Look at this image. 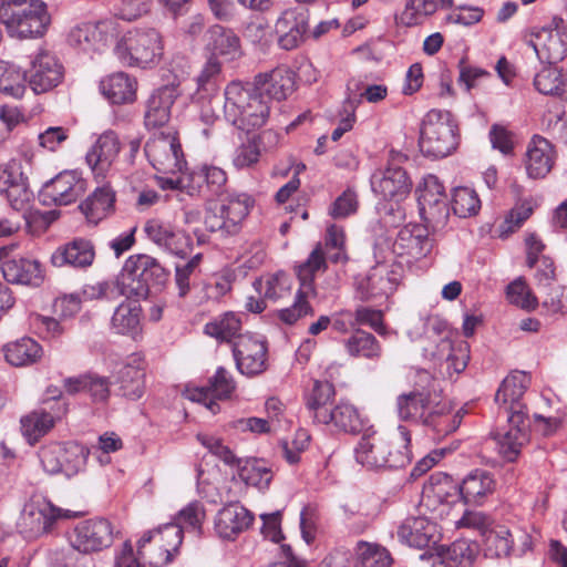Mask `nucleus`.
<instances>
[{
	"mask_svg": "<svg viewBox=\"0 0 567 567\" xmlns=\"http://www.w3.org/2000/svg\"><path fill=\"white\" fill-rule=\"evenodd\" d=\"M224 95V116L231 125L249 133L266 124L270 114L269 99L262 96L250 83L231 81Z\"/></svg>",
	"mask_w": 567,
	"mask_h": 567,
	"instance_id": "f257e3e1",
	"label": "nucleus"
},
{
	"mask_svg": "<svg viewBox=\"0 0 567 567\" xmlns=\"http://www.w3.org/2000/svg\"><path fill=\"white\" fill-rule=\"evenodd\" d=\"M114 54L125 66L153 69L164 55V40L155 28H133L116 41Z\"/></svg>",
	"mask_w": 567,
	"mask_h": 567,
	"instance_id": "f03ea898",
	"label": "nucleus"
},
{
	"mask_svg": "<svg viewBox=\"0 0 567 567\" xmlns=\"http://www.w3.org/2000/svg\"><path fill=\"white\" fill-rule=\"evenodd\" d=\"M0 20L12 37L37 39L47 33L51 16L43 0H2Z\"/></svg>",
	"mask_w": 567,
	"mask_h": 567,
	"instance_id": "7ed1b4c3",
	"label": "nucleus"
},
{
	"mask_svg": "<svg viewBox=\"0 0 567 567\" xmlns=\"http://www.w3.org/2000/svg\"><path fill=\"white\" fill-rule=\"evenodd\" d=\"M169 272L148 255L130 256L117 278L121 293L146 298L151 289L159 290L168 280Z\"/></svg>",
	"mask_w": 567,
	"mask_h": 567,
	"instance_id": "20e7f679",
	"label": "nucleus"
},
{
	"mask_svg": "<svg viewBox=\"0 0 567 567\" xmlns=\"http://www.w3.org/2000/svg\"><path fill=\"white\" fill-rule=\"evenodd\" d=\"M79 513L55 506L47 497L33 494L23 504L17 529L25 539H38L52 534L59 520L78 517Z\"/></svg>",
	"mask_w": 567,
	"mask_h": 567,
	"instance_id": "39448f33",
	"label": "nucleus"
},
{
	"mask_svg": "<svg viewBox=\"0 0 567 567\" xmlns=\"http://www.w3.org/2000/svg\"><path fill=\"white\" fill-rule=\"evenodd\" d=\"M419 144L429 157L442 158L452 154L458 145V128L452 113L429 111L422 121Z\"/></svg>",
	"mask_w": 567,
	"mask_h": 567,
	"instance_id": "423d86ee",
	"label": "nucleus"
},
{
	"mask_svg": "<svg viewBox=\"0 0 567 567\" xmlns=\"http://www.w3.org/2000/svg\"><path fill=\"white\" fill-rule=\"evenodd\" d=\"M254 206V199L245 193H233L210 205L205 210L204 224L208 231L219 233L221 237L235 236Z\"/></svg>",
	"mask_w": 567,
	"mask_h": 567,
	"instance_id": "0eeeda50",
	"label": "nucleus"
},
{
	"mask_svg": "<svg viewBox=\"0 0 567 567\" xmlns=\"http://www.w3.org/2000/svg\"><path fill=\"white\" fill-rule=\"evenodd\" d=\"M89 452L78 443H49L39 451L44 472L50 475L64 474L73 477L85 467Z\"/></svg>",
	"mask_w": 567,
	"mask_h": 567,
	"instance_id": "6e6552de",
	"label": "nucleus"
},
{
	"mask_svg": "<svg viewBox=\"0 0 567 567\" xmlns=\"http://www.w3.org/2000/svg\"><path fill=\"white\" fill-rule=\"evenodd\" d=\"M144 151L152 166L163 174L175 175L186 164L175 132L155 134L146 142Z\"/></svg>",
	"mask_w": 567,
	"mask_h": 567,
	"instance_id": "1a4fd4ad",
	"label": "nucleus"
},
{
	"mask_svg": "<svg viewBox=\"0 0 567 567\" xmlns=\"http://www.w3.org/2000/svg\"><path fill=\"white\" fill-rule=\"evenodd\" d=\"M405 159L404 154L391 151L388 166L372 175V189L383 199L401 200L410 193L412 183L406 172L399 166Z\"/></svg>",
	"mask_w": 567,
	"mask_h": 567,
	"instance_id": "9d476101",
	"label": "nucleus"
},
{
	"mask_svg": "<svg viewBox=\"0 0 567 567\" xmlns=\"http://www.w3.org/2000/svg\"><path fill=\"white\" fill-rule=\"evenodd\" d=\"M0 196H3L12 209H24L33 198L23 163L11 158L0 164Z\"/></svg>",
	"mask_w": 567,
	"mask_h": 567,
	"instance_id": "9b49d317",
	"label": "nucleus"
},
{
	"mask_svg": "<svg viewBox=\"0 0 567 567\" xmlns=\"http://www.w3.org/2000/svg\"><path fill=\"white\" fill-rule=\"evenodd\" d=\"M144 233L157 247L176 257L186 258L193 250L192 237L162 219H148Z\"/></svg>",
	"mask_w": 567,
	"mask_h": 567,
	"instance_id": "f8f14e48",
	"label": "nucleus"
},
{
	"mask_svg": "<svg viewBox=\"0 0 567 567\" xmlns=\"http://www.w3.org/2000/svg\"><path fill=\"white\" fill-rule=\"evenodd\" d=\"M25 79L35 94L47 93L62 83L64 66L53 53L40 51L33 58Z\"/></svg>",
	"mask_w": 567,
	"mask_h": 567,
	"instance_id": "ddd939ff",
	"label": "nucleus"
},
{
	"mask_svg": "<svg viewBox=\"0 0 567 567\" xmlns=\"http://www.w3.org/2000/svg\"><path fill=\"white\" fill-rule=\"evenodd\" d=\"M70 542L80 553L100 551L113 543V527L104 518L83 520L74 527Z\"/></svg>",
	"mask_w": 567,
	"mask_h": 567,
	"instance_id": "4468645a",
	"label": "nucleus"
},
{
	"mask_svg": "<svg viewBox=\"0 0 567 567\" xmlns=\"http://www.w3.org/2000/svg\"><path fill=\"white\" fill-rule=\"evenodd\" d=\"M118 35L117 21L105 19L96 23L87 22L74 27L68 35V41L83 51H100Z\"/></svg>",
	"mask_w": 567,
	"mask_h": 567,
	"instance_id": "2eb2a0df",
	"label": "nucleus"
},
{
	"mask_svg": "<svg viewBox=\"0 0 567 567\" xmlns=\"http://www.w3.org/2000/svg\"><path fill=\"white\" fill-rule=\"evenodd\" d=\"M420 213L434 227L445 225L450 215L444 186L435 175H427L419 189Z\"/></svg>",
	"mask_w": 567,
	"mask_h": 567,
	"instance_id": "dca6fc26",
	"label": "nucleus"
},
{
	"mask_svg": "<svg viewBox=\"0 0 567 567\" xmlns=\"http://www.w3.org/2000/svg\"><path fill=\"white\" fill-rule=\"evenodd\" d=\"M553 25L544 27L534 33L530 41L538 59L547 63H558L567 54V30L561 18H554Z\"/></svg>",
	"mask_w": 567,
	"mask_h": 567,
	"instance_id": "f3484780",
	"label": "nucleus"
},
{
	"mask_svg": "<svg viewBox=\"0 0 567 567\" xmlns=\"http://www.w3.org/2000/svg\"><path fill=\"white\" fill-rule=\"evenodd\" d=\"M233 355L237 370L247 377H254L266 370L267 347L265 342L250 333L238 336L233 344Z\"/></svg>",
	"mask_w": 567,
	"mask_h": 567,
	"instance_id": "a211bd4d",
	"label": "nucleus"
},
{
	"mask_svg": "<svg viewBox=\"0 0 567 567\" xmlns=\"http://www.w3.org/2000/svg\"><path fill=\"white\" fill-rule=\"evenodd\" d=\"M402 268L399 265H378L358 285L361 299L388 298L400 285Z\"/></svg>",
	"mask_w": 567,
	"mask_h": 567,
	"instance_id": "6ab92c4d",
	"label": "nucleus"
},
{
	"mask_svg": "<svg viewBox=\"0 0 567 567\" xmlns=\"http://www.w3.org/2000/svg\"><path fill=\"white\" fill-rule=\"evenodd\" d=\"M121 143L113 131H106L99 136L86 153V162L96 179H105L115 174L114 163L118 156Z\"/></svg>",
	"mask_w": 567,
	"mask_h": 567,
	"instance_id": "aec40b11",
	"label": "nucleus"
},
{
	"mask_svg": "<svg viewBox=\"0 0 567 567\" xmlns=\"http://www.w3.org/2000/svg\"><path fill=\"white\" fill-rule=\"evenodd\" d=\"M236 389V382L229 371L219 367L209 379L208 385L187 389L185 395L193 402L203 403L212 413L219 411L218 403L214 399L224 400L230 398Z\"/></svg>",
	"mask_w": 567,
	"mask_h": 567,
	"instance_id": "412c9836",
	"label": "nucleus"
},
{
	"mask_svg": "<svg viewBox=\"0 0 567 567\" xmlns=\"http://www.w3.org/2000/svg\"><path fill=\"white\" fill-rule=\"evenodd\" d=\"M86 183L75 172H62L47 182L41 190L44 204L66 206L85 192Z\"/></svg>",
	"mask_w": 567,
	"mask_h": 567,
	"instance_id": "4be33fe9",
	"label": "nucleus"
},
{
	"mask_svg": "<svg viewBox=\"0 0 567 567\" xmlns=\"http://www.w3.org/2000/svg\"><path fill=\"white\" fill-rule=\"evenodd\" d=\"M95 259L93 243L86 238H74L59 246L51 255V264L54 267H72L86 269L92 266Z\"/></svg>",
	"mask_w": 567,
	"mask_h": 567,
	"instance_id": "5701e85b",
	"label": "nucleus"
},
{
	"mask_svg": "<svg viewBox=\"0 0 567 567\" xmlns=\"http://www.w3.org/2000/svg\"><path fill=\"white\" fill-rule=\"evenodd\" d=\"M400 540L411 547L423 549L435 545L441 538L436 523L424 516L408 517L399 526Z\"/></svg>",
	"mask_w": 567,
	"mask_h": 567,
	"instance_id": "b1692460",
	"label": "nucleus"
},
{
	"mask_svg": "<svg viewBox=\"0 0 567 567\" xmlns=\"http://www.w3.org/2000/svg\"><path fill=\"white\" fill-rule=\"evenodd\" d=\"M457 486L450 476H432L424 485L420 506L425 511L442 516L456 496Z\"/></svg>",
	"mask_w": 567,
	"mask_h": 567,
	"instance_id": "393cba45",
	"label": "nucleus"
},
{
	"mask_svg": "<svg viewBox=\"0 0 567 567\" xmlns=\"http://www.w3.org/2000/svg\"><path fill=\"white\" fill-rule=\"evenodd\" d=\"M420 424L432 431L436 437H443L460 426L461 417L453 413L447 400L434 393Z\"/></svg>",
	"mask_w": 567,
	"mask_h": 567,
	"instance_id": "a878e982",
	"label": "nucleus"
},
{
	"mask_svg": "<svg viewBox=\"0 0 567 567\" xmlns=\"http://www.w3.org/2000/svg\"><path fill=\"white\" fill-rule=\"evenodd\" d=\"M178 85L168 84L155 90L146 101L144 122L147 128H157L168 123L172 106L179 96Z\"/></svg>",
	"mask_w": 567,
	"mask_h": 567,
	"instance_id": "bb28decb",
	"label": "nucleus"
},
{
	"mask_svg": "<svg viewBox=\"0 0 567 567\" xmlns=\"http://www.w3.org/2000/svg\"><path fill=\"white\" fill-rule=\"evenodd\" d=\"M509 429L504 433L495 436L499 455L508 461L514 462L518 457L522 447L528 442L527 432L528 424L525 422L523 411H515L507 416Z\"/></svg>",
	"mask_w": 567,
	"mask_h": 567,
	"instance_id": "cd10ccee",
	"label": "nucleus"
},
{
	"mask_svg": "<svg viewBox=\"0 0 567 567\" xmlns=\"http://www.w3.org/2000/svg\"><path fill=\"white\" fill-rule=\"evenodd\" d=\"M309 27L307 10L288 9L276 22L278 43L285 50H293L303 41Z\"/></svg>",
	"mask_w": 567,
	"mask_h": 567,
	"instance_id": "c85d7f7f",
	"label": "nucleus"
},
{
	"mask_svg": "<svg viewBox=\"0 0 567 567\" xmlns=\"http://www.w3.org/2000/svg\"><path fill=\"white\" fill-rule=\"evenodd\" d=\"M433 248L427 229L422 225L403 227L393 244V250L399 256H406L412 260L426 257Z\"/></svg>",
	"mask_w": 567,
	"mask_h": 567,
	"instance_id": "c756f323",
	"label": "nucleus"
},
{
	"mask_svg": "<svg viewBox=\"0 0 567 567\" xmlns=\"http://www.w3.org/2000/svg\"><path fill=\"white\" fill-rule=\"evenodd\" d=\"M251 85L269 102L285 100L295 89L293 73L286 66L276 68L269 73L258 74Z\"/></svg>",
	"mask_w": 567,
	"mask_h": 567,
	"instance_id": "7c9ffc66",
	"label": "nucleus"
},
{
	"mask_svg": "<svg viewBox=\"0 0 567 567\" xmlns=\"http://www.w3.org/2000/svg\"><path fill=\"white\" fill-rule=\"evenodd\" d=\"M254 515L239 504H229L217 513L215 529L224 539H235L252 524Z\"/></svg>",
	"mask_w": 567,
	"mask_h": 567,
	"instance_id": "2f4dec72",
	"label": "nucleus"
},
{
	"mask_svg": "<svg viewBox=\"0 0 567 567\" xmlns=\"http://www.w3.org/2000/svg\"><path fill=\"white\" fill-rule=\"evenodd\" d=\"M145 362L138 353L131 354L117 372L120 390L123 396L138 400L145 390Z\"/></svg>",
	"mask_w": 567,
	"mask_h": 567,
	"instance_id": "473e14b6",
	"label": "nucleus"
},
{
	"mask_svg": "<svg viewBox=\"0 0 567 567\" xmlns=\"http://www.w3.org/2000/svg\"><path fill=\"white\" fill-rule=\"evenodd\" d=\"M385 468H402L410 464L412 452L410 450L411 434L405 426H398L394 431L382 434Z\"/></svg>",
	"mask_w": 567,
	"mask_h": 567,
	"instance_id": "72a5a7b5",
	"label": "nucleus"
},
{
	"mask_svg": "<svg viewBox=\"0 0 567 567\" xmlns=\"http://www.w3.org/2000/svg\"><path fill=\"white\" fill-rule=\"evenodd\" d=\"M425 355L437 362L445 361L449 373H461L470 359L468 344L444 337L434 349H425Z\"/></svg>",
	"mask_w": 567,
	"mask_h": 567,
	"instance_id": "f704fd0d",
	"label": "nucleus"
},
{
	"mask_svg": "<svg viewBox=\"0 0 567 567\" xmlns=\"http://www.w3.org/2000/svg\"><path fill=\"white\" fill-rule=\"evenodd\" d=\"M555 162L554 146L546 138L535 135L526 152V171L533 178L545 177Z\"/></svg>",
	"mask_w": 567,
	"mask_h": 567,
	"instance_id": "c9c22d12",
	"label": "nucleus"
},
{
	"mask_svg": "<svg viewBox=\"0 0 567 567\" xmlns=\"http://www.w3.org/2000/svg\"><path fill=\"white\" fill-rule=\"evenodd\" d=\"M1 270L4 279L11 284L38 287L44 279L41 264L35 259H9L2 264Z\"/></svg>",
	"mask_w": 567,
	"mask_h": 567,
	"instance_id": "e433bc0d",
	"label": "nucleus"
},
{
	"mask_svg": "<svg viewBox=\"0 0 567 567\" xmlns=\"http://www.w3.org/2000/svg\"><path fill=\"white\" fill-rule=\"evenodd\" d=\"M328 268L326 262V250L321 243H318L311 250L307 259L295 266L296 276L299 280V290L301 293H308L316 297L315 279L319 274H323Z\"/></svg>",
	"mask_w": 567,
	"mask_h": 567,
	"instance_id": "4c0bfd02",
	"label": "nucleus"
},
{
	"mask_svg": "<svg viewBox=\"0 0 567 567\" xmlns=\"http://www.w3.org/2000/svg\"><path fill=\"white\" fill-rule=\"evenodd\" d=\"M137 82L125 72H115L100 82L101 93L113 104L132 103L136 99Z\"/></svg>",
	"mask_w": 567,
	"mask_h": 567,
	"instance_id": "58836bf2",
	"label": "nucleus"
},
{
	"mask_svg": "<svg viewBox=\"0 0 567 567\" xmlns=\"http://www.w3.org/2000/svg\"><path fill=\"white\" fill-rule=\"evenodd\" d=\"M207 34V48L212 51L210 55L224 56L228 61L241 56L240 39L231 29L214 24L208 29Z\"/></svg>",
	"mask_w": 567,
	"mask_h": 567,
	"instance_id": "ea45409f",
	"label": "nucleus"
},
{
	"mask_svg": "<svg viewBox=\"0 0 567 567\" xmlns=\"http://www.w3.org/2000/svg\"><path fill=\"white\" fill-rule=\"evenodd\" d=\"M529 377L525 372H514L503 381L496 392L495 401L504 408L507 416L515 411H522L519 400L529 386Z\"/></svg>",
	"mask_w": 567,
	"mask_h": 567,
	"instance_id": "a19ab883",
	"label": "nucleus"
},
{
	"mask_svg": "<svg viewBox=\"0 0 567 567\" xmlns=\"http://www.w3.org/2000/svg\"><path fill=\"white\" fill-rule=\"evenodd\" d=\"M496 482L493 475L485 470L471 472L458 487L460 495L467 504H483L494 493Z\"/></svg>",
	"mask_w": 567,
	"mask_h": 567,
	"instance_id": "79ce46f5",
	"label": "nucleus"
},
{
	"mask_svg": "<svg viewBox=\"0 0 567 567\" xmlns=\"http://www.w3.org/2000/svg\"><path fill=\"white\" fill-rule=\"evenodd\" d=\"M87 221L97 224L114 213L115 192L109 184L97 187L79 206Z\"/></svg>",
	"mask_w": 567,
	"mask_h": 567,
	"instance_id": "37998d69",
	"label": "nucleus"
},
{
	"mask_svg": "<svg viewBox=\"0 0 567 567\" xmlns=\"http://www.w3.org/2000/svg\"><path fill=\"white\" fill-rule=\"evenodd\" d=\"M319 424L332 425L344 433L358 434L367 425V420L358 409L348 402H339L328 412L326 419Z\"/></svg>",
	"mask_w": 567,
	"mask_h": 567,
	"instance_id": "c03bdc74",
	"label": "nucleus"
},
{
	"mask_svg": "<svg viewBox=\"0 0 567 567\" xmlns=\"http://www.w3.org/2000/svg\"><path fill=\"white\" fill-rule=\"evenodd\" d=\"M141 316L142 308L138 303L124 301L115 309L111 319V328L117 334L137 339L142 331Z\"/></svg>",
	"mask_w": 567,
	"mask_h": 567,
	"instance_id": "a18cd8bd",
	"label": "nucleus"
},
{
	"mask_svg": "<svg viewBox=\"0 0 567 567\" xmlns=\"http://www.w3.org/2000/svg\"><path fill=\"white\" fill-rule=\"evenodd\" d=\"M556 63H547L534 76L535 89L544 95H554L567 100V73Z\"/></svg>",
	"mask_w": 567,
	"mask_h": 567,
	"instance_id": "49530a36",
	"label": "nucleus"
},
{
	"mask_svg": "<svg viewBox=\"0 0 567 567\" xmlns=\"http://www.w3.org/2000/svg\"><path fill=\"white\" fill-rule=\"evenodd\" d=\"M384 447L382 434L375 432L365 434L354 450L355 460L368 468H385Z\"/></svg>",
	"mask_w": 567,
	"mask_h": 567,
	"instance_id": "de8ad7c7",
	"label": "nucleus"
},
{
	"mask_svg": "<svg viewBox=\"0 0 567 567\" xmlns=\"http://www.w3.org/2000/svg\"><path fill=\"white\" fill-rule=\"evenodd\" d=\"M156 543L159 545L161 557L150 560V564L158 567L173 560V555L177 553L183 542V527L174 522L156 528Z\"/></svg>",
	"mask_w": 567,
	"mask_h": 567,
	"instance_id": "09e8293b",
	"label": "nucleus"
},
{
	"mask_svg": "<svg viewBox=\"0 0 567 567\" xmlns=\"http://www.w3.org/2000/svg\"><path fill=\"white\" fill-rule=\"evenodd\" d=\"M336 395L334 385L328 381H315L312 390L307 395L306 408L315 422L320 423L332 409Z\"/></svg>",
	"mask_w": 567,
	"mask_h": 567,
	"instance_id": "8fccbe9b",
	"label": "nucleus"
},
{
	"mask_svg": "<svg viewBox=\"0 0 567 567\" xmlns=\"http://www.w3.org/2000/svg\"><path fill=\"white\" fill-rule=\"evenodd\" d=\"M223 80V64L215 55H209L196 76V99L206 100L216 95Z\"/></svg>",
	"mask_w": 567,
	"mask_h": 567,
	"instance_id": "3c124183",
	"label": "nucleus"
},
{
	"mask_svg": "<svg viewBox=\"0 0 567 567\" xmlns=\"http://www.w3.org/2000/svg\"><path fill=\"white\" fill-rule=\"evenodd\" d=\"M4 358L13 367L35 363L43 354L42 347L31 338H21L9 342L3 348Z\"/></svg>",
	"mask_w": 567,
	"mask_h": 567,
	"instance_id": "603ef678",
	"label": "nucleus"
},
{
	"mask_svg": "<svg viewBox=\"0 0 567 567\" xmlns=\"http://www.w3.org/2000/svg\"><path fill=\"white\" fill-rule=\"evenodd\" d=\"M514 536L505 525L494 524L483 536L484 555L489 558H503L511 555Z\"/></svg>",
	"mask_w": 567,
	"mask_h": 567,
	"instance_id": "864d4df0",
	"label": "nucleus"
},
{
	"mask_svg": "<svg viewBox=\"0 0 567 567\" xmlns=\"http://www.w3.org/2000/svg\"><path fill=\"white\" fill-rule=\"evenodd\" d=\"M347 353L352 358H363L370 361H378L382 357V347L377 338L364 331L357 330L344 339Z\"/></svg>",
	"mask_w": 567,
	"mask_h": 567,
	"instance_id": "5fc2aeb1",
	"label": "nucleus"
},
{
	"mask_svg": "<svg viewBox=\"0 0 567 567\" xmlns=\"http://www.w3.org/2000/svg\"><path fill=\"white\" fill-rule=\"evenodd\" d=\"M254 288L259 296L271 301L288 297L291 292V278L284 271L260 277L254 281Z\"/></svg>",
	"mask_w": 567,
	"mask_h": 567,
	"instance_id": "6e6d98bb",
	"label": "nucleus"
},
{
	"mask_svg": "<svg viewBox=\"0 0 567 567\" xmlns=\"http://www.w3.org/2000/svg\"><path fill=\"white\" fill-rule=\"evenodd\" d=\"M55 424V417L44 411L34 410L21 419V431L27 441L33 445L48 434Z\"/></svg>",
	"mask_w": 567,
	"mask_h": 567,
	"instance_id": "4d7b16f0",
	"label": "nucleus"
},
{
	"mask_svg": "<svg viewBox=\"0 0 567 567\" xmlns=\"http://www.w3.org/2000/svg\"><path fill=\"white\" fill-rule=\"evenodd\" d=\"M241 320L235 312H225L204 327V332L220 342H233L239 334Z\"/></svg>",
	"mask_w": 567,
	"mask_h": 567,
	"instance_id": "13d9d810",
	"label": "nucleus"
},
{
	"mask_svg": "<svg viewBox=\"0 0 567 567\" xmlns=\"http://www.w3.org/2000/svg\"><path fill=\"white\" fill-rule=\"evenodd\" d=\"M433 395L423 392H411L398 398V413L402 420L421 423Z\"/></svg>",
	"mask_w": 567,
	"mask_h": 567,
	"instance_id": "bf43d9fd",
	"label": "nucleus"
},
{
	"mask_svg": "<svg viewBox=\"0 0 567 567\" xmlns=\"http://www.w3.org/2000/svg\"><path fill=\"white\" fill-rule=\"evenodd\" d=\"M478 555V545L465 539L455 540L443 556L445 567H473Z\"/></svg>",
	"mask_w": 567,
	"mask_h": 567,
	"instance_id": "052dcab7",
	"label": "nucleus"
},
{
	"mask_svg": "<svg viewBox=\"0 0 567 567\" xmlns=\"http://www.w3.org/2000/svg\"><path fill=\"white\" fill-rule=\"evenodd\" d=\"M25 74L17 66L4 61H0V92L13 96L22 97L25 92Z\"/></svg>",
	"mask_w": 567,
	"mask_h": 567,
	"instance_id": "680f3d73",
	"label": "nucleus"
},
{
	"mask_svg": "<svg viewBox=\"0 0 567 567\" xmlns=\"http://www.w3.org/2000/svg\"><path fill=\"white\" fill-rule=\"evenodd\" d=\"M357 556L361 567H390L392 557L389 550L378 544L359 542Z\"/></svg>",
	"mask_w": 567,
	"mask_h": 567,
	"instance_id": "e2e57ef3",
	"label": "nucleus"
},
{
	"mask_svg": "<svg viewBox=\"0 0 567 567\" xmlns=\"http://www.w3.org/2000/svg\"><path fill=\"white\" fill-rule=\"evenodd\" d=\"M451 206L456 216L466 218L478 213L481 208V200L474 189L468 187H456L452 194Z\"/></svg>",
	"mask_w": 567,
	"mask_h": 567,
	"instance_id": "0e129e2a",
	"label": "nucleus"
},
{
	"mask_svg": "<svg viewBox=\"0 0 567 567\" xmlns=\"http://www.w3.org/2000/svg\"><path fill=\"white\" fill-rule=\"evenodd\" d=\"M239 477L259 489L267 488L272 480L271 470L261 461L250 460L240 467Z\"/></svg>",
	"mask_w": 567,
	"mask_h": 567,
	"instance_id": "69168bd1",
	"label": "nucleus"
},
{
	"mask_svg": "<svg viewBox=\"0 0 567 567\" xmlns=\"http://www.w3.org/2000/svg\"><path fill=\"white\" fill-rule=\"evenodd\" d=\"M205 519V507L199 502H192L176 515L174 523L183 527V532H193L196 535L202 533V525Z\"/></svg>",
	"mask_w": 567,
	"mask_h": 567,
	"instance_id": "338daca9",
	"label": "nucleus"
},
{
	"mask_svg": "<svg viewBox=\"0 0 567 567\" xmlns=\"http://www.w3.org/2000/svg\"><path fill=\"white\" fill-rule=\"evenodd\" d=\"M310 298H313V296L301 293V290L298 289L292 306L278 310L276 313L277 318L282 323L291 326L296 323L300 318L312 315L313 309L309 303Z\"/></svg>",
	"mask_w": 567,
	"mask_h": 567,
	"instance_id": "774afa93",
	"label": "nucleus"
}]
</instances>
